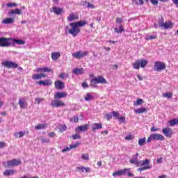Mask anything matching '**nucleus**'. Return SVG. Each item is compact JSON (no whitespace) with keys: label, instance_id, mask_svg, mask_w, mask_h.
Masks as SVG:
<instances>
[{"label":"nucleus","instance_id":"obj_1","mask_svg":"<svg viewBox=\"0 0 178 178\" xmlns=\"http://www.w3.org/2000/svg\"><path fill=\"white\" fill-rule=\"evenodd\" d=\"M87 24V22L81 20L76 22H72L70 26H65V34H71L72 37H77L81 30L79 27H84Z\"/></svg>","mask_w":178,"mask_h":178},{"label":"nucleus","instance_id":"obj_2","mask_svg":"<svg viewBox=\"0 0 178 178\" xmlns=\"http://www.w3.org/2000/svg\"><path fill=\"white\" fill-rule=\"evenodd\" d=\"M97 84H106V79L103 76H99L90 80V87L95 88Z\"/></svg>","mask_w":178,"mask_h":178},{"label":"nucleus","instance_id":"obj_3","mask_svg":"<svg viewBox=\"0 0 178 178\" xmlns=\"http://www.w3.org/2000/svg\"><path fill=\"white\" fill-rule=\"evenodd\" d=\"M1 65L6 69H17L19 67V64L10 60H5L1 63Z\"/></svg>","mask_w":178,"mask_h":178},{"label":"nucleus","instance_id":"obj_4","mask_svg":"<svg viewBox=\"0 0 178 178\" xmlns=\"http://www.w3.org/2000/svg\"><path fill=\"white\" fill-rule=\"evenodd\" d=\"M165 137L159 134H152L147 138V143H151V141H163Z\"/></svg>","mask_w":178,"mask_h":178},{"label":"nucleus","instance_id":"obj_5","mask_svg":"<svg viewBox=\"0 0 178 178\" xmlns=\"http://www.w3.org/2000/svg\"><path fill=\"white\" fill-rule=\"evenodd\" d=\"M10 45H12V38H0V47L5 48L6 47H10Z\"/></svg>","mask_w":178,"mask_h":178},{"label":"nucleus","instance_id":"obj_6","mask_svg":"<svg viewBox=\"0 0 178 178\" xmlns=\"http://www.w3.org/2000/svg\"><path fill=\"white\" fill-rule=\"evenodd\" d=\"M165 69H166V64L165 63L157 61L154 63V70L156 72H162Z\"/></svg>","mask_w":178,"mask_h":178},{"label":"nucleus","instance_id":"obj_7","mask_svg":"<svg viewBox=\"0 0 178 178\" xmlns=\"http://www.w3.org/2000/svg\"><path fill=\"white\" fill-rule=\"evenodd\" d=\"M159 26L164 29V30H168V29H172L173 24L172 22H163V18H161L159 22Z\"/></svg>","mask_w":178,"mask_h":178},{"label":"nucleus","instance_id":"obj_8","mask_svg":"<svg viewBox=\"0 0 178 178\" xmlns=\"http://www.w3.org/2000/svg\"><path fill=\"white\" fill-rule=\"evenodd\" d=\"M88 55V51H78L74 54H72L73 58H75L76 59H81V58H84V56H87Z\"/></svg>","mask_w":178,"mask_h":178},{"label":"nucleus","instance_id":"obj_9","mask_svg":"<svg viewBox=\"0 0 178 178\" xmlns=\"http://www.w3.org/2000/svg\"><path fill=\"white\" fill-rule=\"evenodd\" d=\"M129 163L131 165H136V166H140V161L138 160V153L134 154L132 158L129 160Z\"/></svg>","mask_w":178,"mask_h":178},{"label":"nucleus","instance_id":"obj_10","mask_svg":"<svg viewBox=\"0 0 178 178\" xmlns=\"http://www.w3.org/2000/svg\"><path fill=\"white\" fill-rule=\"evenodd\" d=\"M22 163V161L19 160L13 159L7 161L8 168H13L14 166H19Z\"/></svg>","mask_w":178,"mask_h":178},{"label":"nucleus","instance_id":"obj_11","mask_svg":"<svg viewBox=\"0 0 178 178\" xmlns=\"http://www.w3.org/2000/svg\"><path fill=\"white\" fill-rule=\"evenodd\" d=\"M51 106L54 108H59L60 106H65V103L60 100L54 99L51 101Z\"/></svg>","mask_w":178,"mask_h":178},{"label":"nucleus","instance_id":"obj_12","mask_svg":"<svg viewBox=\"0 0 178 178\" xmlns=\"http://www.w3.org/2000/svg\"><path fill=\"white\" fill-rule=\"evenodd\" d=\"M66 97H67V93L65 92H57L54 94V99H60Z\"/></svg>","mask_w":178,"mask_h":178},{"label":"nucleus","instance_id":"obj_13","mask_svg":"<svg viewBox=\"0 0 178 178\" xmlns=\"http://www.w3.org/2000/svg\"><path fill=\"white\" fill-rule=\"evenodd\" d=\"M162 133L165 137H172V134H173L172 129L170 128H163L162 129Z\"/></svg>","mask_w":178,"mask_h":178},{"label":"nucleus","instance_id":"obj_14","mask_svg":"<svg viewBox=\"0 0 178 178\" xmlns=\"http://www.w3.org/2000/svg\"><path fill=\"white\" fill-rule=\"evenodd\" d=\"M92 131L95 133L97 130H100V129H102V123H93L91 126Z\"/></svg>","mask_w":178,"mask_h":178},{"label":"nucleus","instance_id":"obj_15","mask_svg":"<svg viewBox=\"0 0 178 178\" xmlns=\"http://www.w3.org/2000/svg\"><path fill=\"white\" fill-rule=\"evenodd\" d=\"M47 75L43 73L40 74H34L32 75V80H41V79H44Z\"/></svg>","mask_w":178,"mask_h":178},{"label":"nucleus","instance_id":"obj_16","mask_svg":"<svg viewBox=\"0 0 178 178\" xmlns=\"http://www.w3.org/2000/svg\"><path fill=\"white\" fill-rule=\"evenodd\" d=\"M55 88L56 90H63V88L65 87V83L62 82L61 81H57L54 83Z\"/></svg>","mask_w":178,"mask_h":178},{"label":"nucleus","instance_id":"obj_17","mask_svg":"<svg viewBox=\"0 0 178 178\" xmlns=\"http://www.w3.org/2000/svg\"><path fill=\"white\" fill-rule=\"evenodd\" d=\"M11 42L12 45H15V44H17V45H24L26 44V41L23 40H17L11 38Z\"/></svg>","mask_w":178,"mask_h":178},{"label":"nucleus","instance_id":"obj_18","mask_svg":"<svg viewBox=\"0 0 178 178\" xmlns=\"http://www.w3.org/2000/svg\"><path fill=\"white\" fill-rule=\"evenodd\" d=\"M124 172H126V170H119L118 171H115L113 173V177H119L120 176H124Z\"/></svg>","mask_w":178,"mask_h":178},{"label":"nucleus","instance_id":"obj_19","mask_svg":"<svg viewBox=\"0 0 178 178\" xmlns=\"http://www.w3.org/2000/svg\"><path fill=\"white\" fill-rule=\"evenodd\" d=\"M82 5H83V6L87 5L86 7L88 9H95V6L87 1H82Z\"/></svg>","mask_w":178,"mask_h":178},{"label":"nucleus","instance_id":"obj_20","mask_svg":"<svg viewBox=\"0 0 178 178\" xmlns=\"http://www.w3.org/2000/svg\"><path fill=\"white\" fill-rule=\"evenodd\" d=\"M72 73L76 76H79L84 73V70L83 68H74V70H72Z\"/></svg>","mask_w":178,"mask_h":178},{"label":"nucleus","instance_id":"obj_21","mask_svg":"<svg viewBox=\"0 0 178 178\" xmlns=\"http://www.w3.org/2000/svg\"><path fill=\"white\" fill-rule=\"evenodd\" d=\"M89 125H81L76 128V131H87L88 130Z\"/></svg>","mask_w":178,"mask_h":178},{"label":"nucleus","instance_id":"obj_22","mask_svg":"<svg viewBox=\"0 0 178 178\" xmlns=\"http://www.w3.org/2000/svg\"><path fill=\"white\" fill-rule=\"evenodd\" d=\"M52 10L56 15H61L63 13V8L58 7H53Z\"/></svg>","mask_w":178,"mask_h":178},{"label":"nucleus","instance_id":"obj_23","mask_svg":"<svg viewBox=\"0 0 178 178\" xmlns=\"http://www.w3.org/2000/svg\"><path fill=\"white\" fill-rule=\"evenodd\" d=\"M134 112L137 115H141V113H145V112H147V108L145 107H140L134 110Z\"/></svg>","mask_w":178,"mask_h":178},{"label":"nucleus","instance_id":"obj_24","mask_svg":"<svg viewBox=\"0 0 178 178\" xmlns=\"http://www.w3.org/2000/svg\"><path fill=\"white\" fill-rule=\"evenodd\" d=\"M15 19L13 18H6L5 19H3L1 23L3 24H13V23H14Z\"/></svg>","mask_w":178,"mask_h":178},{"label":"nucleus","instance_id":"obj_25","mask_svg":"<svg viewBox=\"0 0 178 178\" xmlns=\"http://www.w3.org/2000/svg\"><path fill=\"white\" fill-rule=\"evenodd\" d=\"M51 84H52V81H51V80L49 79L44 80V81H40L38 82L39 86H51Z\"/></svg>","mask_w":178,"mask_h":178},{"label":"nucleus","instance_id":"obj_26","mask_svg":"<svg viewBox=\"0 0 178 178\" xmlns=\"http://www.w3.org/2000/svg\"><path fill=\"white\" fill-rule=\"evenodd\" d=\"M115 33H117L118 34L123 33L124 31V28L123 27L122 24L119 25V27L114 28Z\"/></svg>","mask_w":178,"mask_h":178},{"label":"nucleus","instance_id":"obj_27","mask_svg":"<svg viewBox=\"0 0 178 178\" xmlns=\"http://www.w3.org/2000/svg\"><path fill=\"white\" fill-rule=\"evenodd\" d=\"M26 134V131H21L19 132L14 133V137L16 138H22Z\"/></svg>","mask_w":178,"mask_h":178},{"label":"nucleus","instance_id":"obj_28","mask_svg":"<svg viewBox=\"0 0 178 178\" xmlns=\"http://www.w3.org/2000/svg\"><path fill=\"white\" fill-rule=\"evenodd\" d=\"M60 58V53L59 52H53L51 53V58L53 60H58Z\"/></svg>","mask_w":178,"mask_h":178},{"label":"nucleus","instance_id":"obj_29","mask_svg":"<svg viewBox=\"0 0 178 178\" xmlns=\"http://www.w3.org/2000/svg\"><path fill=\"white\" fill-rule=\"evenodd\" d=\"M140 60H136L135 62L133 63V69L138 70L140 69Z\"/></svg>","mask_w":178,"mask_h":178},{"label":"nucleus","instance_id":"obj_30","mask_svg":"<svg viewBox=\"0 0 178 178\" xmlns=\"http://www.w3.org/2000/svg\"><path fill=\"white\" fill-rule=\"evenodd\" d=\"M3 175L4 176H13V175H15V170H6Z\"/></svg>","mask_w":178,"mask_h":178},{"label":"nucleus","instance_id":"obj_31","mask_svg":"<svg viewBox=\"0 0 178 178\" xmlns=\"http://www.w3.org/2000/svg\"><path fill=\"white\" fill-rule=\"evenodd\" d=\"M140 67L144 68L148 65V61L147 60L142 59L140 60Z\"/></svg>","mask_w":178,"mask_h":178},{"label":"nucleus","instance_id":"obj_32","mask_svg":"<svg viewBox=\"0 0 178 178\" xmlns=\"http://www.w3.org/2000/svg\"><path fill=\"white\" fill-rule=\"evenodd\" d=\"M124 175H127V176H129V177H134V174L130 172V168H124Z\"/></svg>","mask_w":178,"mask_h":178},{"label":"nucleus","instance_id":"obj_33","mask_svg":"<svg viewBox=\"0 0 178 178\" xmlns=\"http://www.w3.org/2000/svg\"><path fill=\"white\" fill-rule=\"evenodd\" d=\"M25 102H26V99H19L18 104L20 108H24Z\"/></svg>","mask_w":178,"mask_h":178},{"label":"nucleus","instance_id":"obj_34","mask_svg":"<svg viewBox=\"0 0 178 178\" xmlns=\"http://www.w3.org/2000/svg\"><path fill=\"white\" fill-rule=\"evenodd\" d=\"M163 97H164V98H168L169 99H170L173 97V93L166 92V93L163 94Z\"/></svg>","mask_w":178,"mask_h":178},{"label":"nucleus","instance_id":"obj_35","mask_svg":"<svg viewBox=\"0 0 178 178\" xmlns=\"http://www.w3.org/2000/svg\"><path fill=\"white\" fill-rule=\"evenodd\" d=\"M94 99V96H92L90 93H87L85 97V101H92Z\"/></svg>","mask_w":178,"mask_h":178},{"label":"nucleus","instance_id":"obj_36","mask_svg":"<svg viewBox=\"0 0 178 178\" xmlns=\"http://www.w3.org/2000/svg\"><path fill=\"white\" fill-rule=\"evenodd\" d=\"M147 140V138H143L138 140V144L140 147H143V145H145V141Z\"/></svg>","mask_w":178,"mask_h":178},{"label":"nucleus","instance_id":"obj_37","mask_svg":"<svg viewBox=\"0 0 178 178\" xmlns=\"http://www.w3.org/2000/svg\"><path fill=\"white\" fill-rule=\"evenodd\" d=\"M148 169H151V166L146 165V166H144V167H141V168L138 169V171L141 172H144V170H148Z\"/></svg>","mask_w":178,"mask_h":178},{"label":"nucleus","instance_id":"obj_38","mask_svg":"<svg viewBox=\"0 0 178 178\" xmlns=\"http://www.w3.org/2000/svg\"><path fill=\"white\" fill-rule=\"evenodd\" d=\"M170 126L178 124V119H173L169 121Z\"/></svg>","mask_w":178,"mask_h":178},{"label":"nucleus","instance_id":"obj_39","mask_svg":"<svg viewBox=\"0 0 178 178\" xmlns=\"http://www.w3.org/2000/svg\"><path fill=\"white\" fill-rule=\"evenodd\" d=\"M46 127L45 124H38L35 127V130H42V129H44Z\"/></svg>","mask_w":178,"mask_h":178},{"label":"nucleus","instance_id":"obj_40","mask_svg":"<svg viewBox=\"0 0 178 178\" xmlns=\"http://www.w3.org/2000/svg\"><path fill=\"white\" fill-rule=\"evenodd\" d=\"M73 20H76V15H70L67 17L68 22H73Z\"/></svg>","mask_w":178,"mask_h":178},{"label":"nucleus","instance_id":"obj_41","mask_svg":"<svg viewBox=\"0 0 178 178\" xmlns=\"http://www.w3.org/2000/svg\"><path fill=\"white\" fill-rule=\"evenodd\" d=\"M141 104H143V99H138L136 102H134V105L137 106V105H141Z\"/></svg>","mask_w":178,"mask_h":178},{"label":"nucleus","instance_id":"obj_42","mask_svg":"<svg viewBox=\"0 0 178 178\" xmlns=\"http://www.w3.org/2000/svg\"><path fill=\"white\" fill-rule=\"evenodd\" d=\"M81 158L85 161H88V159H90V156L88 155V154H83Z\"/></svg>","mask_w":178,"mask_h":178},{"label":"nucleus","instance_id":"obj_43","mask_svg":"<svg viewBox=\"0 0 178 178\" xmlns=\"http://www.w3.org/2000/svg\"><path fill=\"white\" fill-rule=\"evenodd\" d=\"M142 166H149V160L145 159L143 161Z\"/></svg>","mask_w":178,"mask_h":178},{"label":"nucleus","instance_id":"obj_44","mask_svg":"<svg viewBox=\"0 0 178 178\" xmlns=\"http://www.w3.org/2000/svg\"><path fill=\"white\" fill-rule=\"evenodd\" d=\"M111 115H113V118H115V119H118L120 114H119V113H118L116 111H113L111 113Z\"/></svg>","mask_w":178,"mask_h":178},{"label":"nucleus","instance_id":"obj_45","mask_svg":"<svg viewBox=\"0 0 178 178\" xmlns=\"http://www.w3.org/2000/svg\"><path fill=\"white\" fill-rule=\"evenodd\" d=\"M60 130L63 133V131H66L67 130V127L66 124H63L60 127Z\"/></svg>","mask_w":178,"mask_h":178},{"label":"nucleus","instance_id":"obj_46","mask_svg":"<svg viewBox=\"0 0 178 178\" xmlns=\"http://www.w3.org/2000/svg\"><path fill=\"white\" fill-rule=\"evenodd\" d=\"M115 23H117V24H120V25L122 24V23H123V19H122V17H117Z\"/></svg>","mask_w":178,"mask_h":178},{"label":"nucleus","instance_id":"obj_47","mask_svg":"<svg viewBox=\"0 0 178 178\" xmlns=\"http://www.w3.org/2000/svg\"><path fill=\"white\" fill-rule=\"evenodd\" d=\"M50 140L49 138H42L41 139V142L42 144H48L49 143H50Z\"/></svg>","mask_w":178,"mask_h":178},{"label":"nucleus","instance_id":"obj_48","mask_svg":"<svg viewBox=\"0 0 178 178\" xmlns=\"http://www.w3.org/2000/svg\"><path fill=\"white\" fill-rule=\"evenodd\" d=\"M80 170H81V172H82L83 173H84V172H90V168H86V167H81V168H80Z\"/></svg>","mask_w":178,"mask_h":178},{"label":"nucleus","instance_id":"obj_49","mask_svg":"<svg viewBox=\"0 0 178 178\" xmlns=\"http://www.w3.org/2000/svg\"><path fill=\"white\" fill-rule=\"evenodd\" d=\"M118 120V121L120 122V123H124V122H126V118L124 117H120L119 116L118 118H117Z\"/></svg>","mask_w":178,"mask_h":178},{"label":"nucleus","instance_id":"obj_50","mask_svg":"<svg viewBox=\"0 0 178 178\" xmlns=\"http://www.w3.org/2000/svg\"><path fill=\"white\" fill-rule=\"evenodd\" d=\"M136 5H144V0H135Z\"/></svg>","mask_w":178,"mask_h":178},{"label":"nucleus","instance_id":"obj_51","mask_svg":"<svg viewBox=\"0 0 178 178\" xmlns=\"http://www.w3.org/2000/svg\"><path fill=\"white\" fill-rule=\"evenodd\" d=\"M6 5L8 8H13V6H18V5L16 3H8Z\"/></svg>","mask_w":178,"mask_h":178},{"label":"nucleus","instance_id":"obj_52","mask_svg":"<svg viewBox=\"0 0 178 178\" xmlns=\"http://www.w3.org/2000/svg\"><path fill=\"white\" fill-rule=\"evenodd\" d=\"M71 122H74V123H77L79 122V117L74 116L73 118H71Z\"/></svg>","mask_w":178,"mask_h":178},{"label":"nucleus","instance_id":"obj_53","mask_svg":"<svg viewBox=\"0 0 178 178\" xmlns=\"http://www.w3.org/2000/svg\"><path fill=\"white\" fill-rule=\"evenodd\" d=\"M80 138H81V136L79 134H74L72 136V140H79Z\"/></svg>","mask_w":178,"mask_h":178},{"label":"nucleus","instance_id":"obj_54","mask_svg":"<svg viewBox=\"0 0 178 178\" xmlns=\"http://www.w3.org/2000/svg\"><path fill=\"white\" fill-rule=\"evenodd\" d=\"M79 143H75L74 145H71L70 146V148L71 149H76V148H77V147H79Z\"/></svg>","mask_w":178,"mask_h":178},{"label":"nucleus","instance_id":"obj_55","mask_svg":"<svg viewBox=\"0 0 178 178\" xmlns=\"http://www.w3.org/2000/svg\"><path fill=\"white\" fill-rule=\"evenodd\" d=\"M134 138V136L133 135H127V136H125V140H133Z\"/></svg>","mask_w":178,"mask_h":178},{"label":"nucleus","instance_id":"obj_56","mask_svg":"<svg viewBox=\"0 0 178 178\" xmlns=\"http://www.w3.org/2000/svg\"><path fill=\"white\" fill-rule=\"evenodd\" d=\"M43 71L44 73H49L51 72H52V70H51V68H49V67H43Z\"/></svg>","mask_w":178,"mask_h":178},{"label":"nucleus","instance_id":"obj_57","mask_svg":"<svg viewBox=\"0 0 178 178\" xmlns=\"http://www.w3.org/2000/svg\"><path fill=\"white\" fill-rule=\"evenodd\" d=\"M112 118V114L111 113H107L105 115V118L107 120H111V118Z\"/></svg>","mask_w":178,"mask_h":178},{"label":"nucleus","instance_id":"obj_58","mask_svg":"<svg viewBox=\"0 0 178 178\" xmlns=\"http://www.w3.org/2000/svg\"><path fill=\"white\" fill-rule=\"evenodd\" d=\"M15 10V15H22V10L16 8Z\"/></svg>","mask_w":178,"mask_h":178},{"label":"nucleus","instance_id":"obj_59","mask_svg":"<svg viewBox=\"0 0 178 178\" xmlns=\"http://www.w3.org/2000/svg\"><path fill=\"white\" fill-rule=\"evenodd\" d=\"M36 72H37V73H44V67L36 69Z\"/></svg>","mask_w":178,"mask_h":178},{"label":"nucleus","instance_id":"obj_60","mask_svg":"<svg viewBox=\"0 0 178 178\" xmlns=\"http://www.w3.org/2000/svg\"><path fill=\"white\" fill-rule=\"evenodd\" d=\"M70 146L65 147L64 149H62V152H67L68 151H70Z\"/></svg>","mask_w":178,"mask_h":178},{"label":"nucleus","instance_id":"obj_61","mask_svg":"<svg viewBox=\"0 0 178 178\" xmlns=\"http://www.w3.org/2000/svg\"><path fill=\"white\" fill-rule=\"evenodd\" d=\"M150 2H151V3H152V5H154V6H156V5H158V3H159L158 0H151Z\"/></svg>","mask_w":178,"mask_h":178},{"label":"nucleus","instance_id":"obj_62","mask_svg":"<svg viewBox=\"0 0 178 178\" xmlns=\"http://www.w3.org/2000/svg\"><path fill=\"white\" fill-rule=\"evenodd\" d=\"M82 87H83V88H88V84H87L86 82H83V83H82Z\"/></svg>","mask_w":178,"mask_h":178},{"label":"nucleus","instance_id":"obj_63","mask_svg":"<svg viewBox=\"0 0 178 178\" xmlns=\"http://www.w3.org/2000/svg\"><path fill=\"white\" fill-rule=\"evenodd\" d=\"M42 101V98H37L35 99V102L38 103V104H41V102Z\"/></svg>","mask_w":178,"mask_h":178},{"label":"nucleus","instance_id":"obj_64","mask_svg":"<svg viewBox=\"0 0 178 178\" xmlns=\"http://www.w3.org/2000/svg\"><path fill=\"white\" fill-rule=\"evenodd\" d=\"M6 143L4 142H0V149L4 148Z\"/></svg>","mask_w":178,"mask_h":178}]
</instances>
